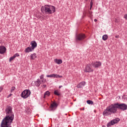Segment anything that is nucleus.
Here are the masks:
<instances>
[{"mask_svg": "<svg viewBox=\"0 0 127 127\" xmlns=\"http://www.w3.org/2000/svg\"><path fill=\"white\" fill-rule=\"evenodd\" d=\"M90 6H91V7H92V6H93V1H92V0H91V2H90Z\"/></svg>", "mask_w": 127, "mask_h": 127, "instance_id": "29", "label": "nucleus"}, {"mask_svg": "<svg viewBox=\"0 0 127 127\" xmlns=\"http://www.w3.org/2000/svg\"><path fill=\"white\" fill-rule=\"evenodd\" d=\"M33 49H32V48L30 47H27L26 49L25 50V52H26L27 53H29V52H31Z\"/></svg>", "mask_w": 127, "mask_h": 127, "instance_id": "16", "label": "nucleus"}, {"mask_svg": "<svg viewBox=\"0 0 127 127\" xmlns=\"http://www.w3.org/2000/svg\"><path fill=\"white\" fill-rule=\"evenodd\" d=\"M31 92L28 90H24L21 94V97L23 99H26L30 96Z\"/></svg>", "mask_w": 127, "mask_h": 127, "instance_id": "4", "label": "nucleus"}, {"mask_svg": "<svg viewBox=\"0 0 127 127\" xmlns=\"http://www.w3.org/2000/svg\"><path fill=\"white\" fill-rule=\"evenodd\" d=\"M44 76V75H42L40 76V78L41 79H43V77Z\"/></svg>", "mask_w": 127, "mask_h": 127, "instance_id": "30", "label": "nucleus"}, {"mask_svg": "<svg viewBox=\"0 0 127 127\" xmlns=\"http://www.w3.org/2000/svg\"><path fill=\"white\" fill-rule=\"evenodd\" d=\"M92 64H87L84 69V72H86L87 73L93 72L94 69L92 68Z\"/></svg>", "mask_w": 127, "mask_h": 127, "instance_id": "6", "label": "nucleus"}, {"mask_svg": "<svg viewBox=\"0 0 127 127\" xmlns=\"http://www.w3.org/2000/svg\"><path fill=\"white\" fill-rule=\"evenodd\" d=\"M123 99H126V98H127V96L126 95H124V96H123Z\"/></svg>", "mask_w": 127, "mask_h": 127, "instance_id": "32", "label": "nucleus"}, {"mask_svg": "<svg viewBox=\"0 0 127 127\" xmlns=\"http://www.w3.org/2000/svg\"><path fill=\"white\" fill-rule=\"evenodd\" d=\"M15 89V87H12L11 89V92H13V91Z\"/></svg>", "mask_w": 127, "mask_h": 127, "instance_id": "28", "label": "nucleus"}, {"mask_svg": "<svg viewBox=\"0 0 127 127\" xmlns=\"http://www.w3.org/2000/svg\"><path fill=\"white\" fill-rule=\"evenodd\" d=\"M92 11H90V10H89L88 11V15L91 17V16H92L93 15H92Z\"/></svg>", "mask_w": 127, "mask_h": 127, "instance_id": "26", "label": "nucleus"}, {"mask_svg": "<svg viewBox=\"0 0 127 127\" xmlns=\"http://www.w3.org/2000/svg\"><path fill=\"white\" fill-rule=\"evenodd\" d=\"M54 94L56 95L57 96H60V92H59L58 90H57L54 91Z\"/></svg>", "mask_w": 127, "mask_h": 127, "instance_id": "21", "label": "nucleus"}, {"mask_svg": "<svg viewBox=\"0 0 127 127\" xmlns=\"http://www.w3.org/2000/svg\"><path fill=\"white\" fill-rule=\"evenodd\" d=\"M43 88H45V87H46V85H43Z\"/></svg>", "mask_w": 127, "mask_h": 127, "instance_id": "36", "label": "nucleus"}, {"mask_svg": "<svg viewBox=\"0 0 127 127\" xmlns=\"http://www.w3.org/2000/svg\"><path fill=\"white\" fill-rule=\"evenodd\" d=\"M6 49L4 46L0 47V54H3L5 53Z\"/></svg>", "mask_w": 127, "mask_h": 127, "instance_id": "12", "label": "nucleus"}, {"mask_svg": "<svg viewBox=\"0 0 127 127\" xmlns=\"http://www.w3.org/2000/svg\"><path fill=\"white\" fill-rule=\"evenodd\" d=\"M31 48L33 50H34L35 48H36L37 47V43H36V42H35V41H32L31 42Z\"/></svg>", "mask_w": 127, "mask_h": 127, "instance_id": "11", "label": "nucleus"}, {"mask_svg": "<svg viewBox=\"0 0 127 127\" xmlns=\"http://www.w3.org/2000/svg\"><path fill=\"white\" fill-rule=\"evenodd\" d=\"M103 40H107L108 39V35H104L102 37Z\"/></svg>", "mask_w": 127, "mask_h": 127, "instance_id": "22", "label": "nucleus"}, {"mask_svg": "<svg viewBox=\"0 0 127 127\" xmlns=\"http://www.w3.org/2000/svg\"><path fill=\"white\" fill-rule=\"evenodd\" d=\"M91 8H92V7H91V6H90V10H91Z\"/></svg>", "mask_w": 127, "mask_h": 127, "instance_id": "38", "label": "nucleus"}, {"mask_svg": "<svg viewBox=\"0 0 127 127\" xmlns=\"http://www.w3.org/2000/svg\"><path fill=\"white\" fill-rule=\"evenodd\" d=\"M117 106L119 110H122V111H126L127 110V105L125 104L117 103Z\"/></svg>", "mask_w": 127, "mask_h": 127, "instance_id": "7", "label": "nucleus"}, {"mask_svg": "<svg viewBox=\"0 0 127 127\" xmlns=\"http://www.w3.org/2000/svg\"><path fill=\"white\" fill-rule=\"evenodd\" d=\"M86 38V36L84 34H79L76 35V40H83Z\"/></svg>", "mask_w": 127, "mask_h": 127, "instance_id": "8", "label": "nucleus"}, {"mask_svg": "<svg viewBox=\"0 0 127 127\" xmlns=\"http://www.w3.org/2000/svg\"><path fill=\"white\" fill-rule=\"evenodd\" d=\"M18 56H19V54H15V55H14L13 56L10 58L9 62H11V61H12V60H13V59H14L15 57H18Z\"/></svg>", "mask_w": 127, "mask_h": 127, "instance_id": "14", "label": "nucleus"}, {"mask_svg": "<svg viewBox=\"0 0 127 127\" xmlns=\"http://www.w3.org/2000/svg\"><path fill=\"white\" fill-rule=\"evenodd\" d=\"M120 122V119L119 118H116L112 121H111L110 122L108 123L107 127H110L111 126H114L115 124H118Z\"/></svg>", "mask_w": 127, "mask_h": 127, "instance_id": "5", "label": "nucleus"}, {"mask_svg": "<svg viewBox=\"0 0 127 127\" xmlns=\"http://www.w3.org/2000/svg\"><path fill=\"white\" fill-rule=\"evenodd\" d=\"M35 84L37 87H39L41 84V81H40V79H38L37 81H35Z\"/></svg>", "mask_w": 127, "mask_h": 127, "instance_id": "15", "label": "nucleus"}, {"mask_svg": "<svg viewBox=\"0 0 127 127\" xmlns=\"http://www.w3.org/2000/svg\"><path fill=\"white\" fill-rule=\"evenodd\" d=\"M1 91H2V87L0 86V92H1Z\"/></svg>", "mask_w": 127, "mask_h": 127, "instance_id": "33", "label": "nucleus"}, {"mask_svg": "<svg viewBox=\"0 0 127 127\" xmlns=\"http://www.w3.org/2000/svg\"><path fill=\"white\" fill-rule=\"evenodd\" d=\"M6 117L3 119L1 127H11L10 125L14 119V114L12 112V109L11 107L8 106L5 110Z\"/></svg>", "mask_w": 127, "mask_h": 127, "instance_id": "1", "label": "nucleus"}, {"mask_svg": "<svg viewBox=\"0 0 127 127\" xmlns=\"http://www.w3.org/2000/svg\"><path fill=\"white\" fill-rule=\"evenodd\" d=\"M62 87H63V86H62V85L60 86H59V89H61V88H62Z\"/></svg>", "mask_w": 127, "mask_h": 127, "instance_id": "35", "label": "nucleus"}, {"mask_svg": "<svg viewBox=\"0 0 127 127\" xmlns=\"http://www.w3.org/2000/svg\"><path fill=\"white\" fill-rule=\"evenodd\" d=\"M47 77L48 78H54V74H50V75H47Z\"/></svg>", "mask_w": 127, "mask_h": 127, "instance_id": "25", "label": "nucleus"}, {"mask_svg": "<svg viewBox=\"0 0 127 127\" xmlns=\"http://www.w3.org/2000/svg\"><path fill=\"white\" fill-rule=\"evenodd\" d=\"M87 103L88 104V105H93V102L91 100H87Z\"/></svg>", "mask_w": 127, "mask_h": 127, "instance_id": "24", "label": "nucleus"}, {"mask_svg": "<svg viewBox=\"0 0 127 127\" xmlns=\"http://www.w3.org/2000/svg\"><path fill=\"white\" fill-rule=\"evenodd\" d=\"M94 21H95V22H96V21H97V19H94Z\"/></svg>", "mask_w": 127, "mask_h": 127, "instance_id": "37", "label": "nucleus"}, {"mask_svg": "<svg viewBox=\"0 0 127 127\" xmlns=\"http://www.w3.org/2000/svg\"><path fill=\"white\" fill-rule=\"evenodd\" d=\"M92 66L95 68H98L102 65V63L100 62H96L95 63H92Z\"/></svg>", "mask_w": 127, "mask_h": 127, "instance_id": "10", "label": "nucleus"}, {"mask_svg": "<svg viewBox=\"0 0 127 127\" xmlns=\"http://www.w3.org/2000/svg\"><path fill=\"white\" fill-rule=\"evenodd\" d=\"M111 114H112L111 110H109V107H107L106 110L104 111L103 115V116H110Z\"/></svg>", "mask_w": 127, "mask_h": 127, "instance_id": "9", "label": "nucleus"}, {"mask_svg": "<svg viewBox=\"0 0 127 127\" xmlns=\"http://www.w3.org/2000/svg\"><path fill=\"white\" fill-rule=\"evenodd\" d=\"M55 62L57 63V64H62V60H58V59H55Z\"/></svg>", "mask_w": 127, "mask_h": 127, "instance_id": "19", "label": "nucleus"}, {"mask_svg": "<svg viewBox=\"0 0 127 127\" xmlns=\"http://www.w3.org/2000/svg\"><path fill=\"white\" fill-rule=\"evenodd\" d=\"M62 75L54 74V78H62Z\"/></svg>", "mask_w": 127, "mask_h": 127, "instance_id": "23", "label": "nucleus"}, {"mask_svg": "<svg viewBox=\"0 0 127 127\" xmlns=\"http://www.w3.org/2000/svg\"><path fill=\"white\" fill-rule=\"evenodd\" d=\"M37 58V56H36V54H33L31 55V60H34V59Z\"/></svg>", "mask_w": 127, "mask_h": 127, "instance_id": "17", "label": "nucleus"}, {"mask_svg": "<svg viewBox=\"0 0 127 127\" xmlns=\"http://www.w3.org/2000/svg\"><path fill=\"white\" fill-rule=\"evenodd\" d=\"M45 82H46V79H42L41 83H42V84H44L45 83Z\"/></svg>", "mask_w": 127, "mask_h": 127, "instance_id": "27", "label": "nucleus"}, {"mask_svg": "<svg viewBox=\"0 0 127 127\" xmlns=\"http://www.w3.org/2000/svg\"><path fill=\"white\" fill-rule=\"evenodd\" d=\"M85 85H86V82H81L77 85V88H82V87H84Z\"/></svg>", "mask_w": 127, "mask_h": 127, "instance_id": "13", "label": "nucleus"}, {"mask_svg": "<svg viewBox=\"0 0 127 127\" xmlns=\"http://www.w3.org/2000/svg\"><path fill=\"white\" fill-rule=\"evenodd\" d=\"M108 108H109L108 110H109V111H110V112L112 114H116L118 109V103L112 104L109 107H108Z\"/></svg>", "mask_w": 127, "mask_h": 127, "instance_id": "3", "label": "nucleus"}, {"mask_svg": "<svg viewBox=\"0 0 127 127\" xmlns=\"http://www.w3.org/2000/svg\"><path fill=\"white\" fill-rule=\"evenodd\" d=\"M11 96H12V94H10L7 96V98H9V97H11Z\"/></svg>", "mask_w": 127, "mask_h": 127, "instance_id": "31", "label": "nucleus"}, {"mask_svg": "<svg viewBox=\"0 0 127 127\" xmlns=\"http://www.w3.org/2000/svg\"><path fill=\"white\" fill-rule=\"evenodd\" d=\"M57 107V104L55 102H53L51 105V108L52 109H53L54 108H56Z\"/></svg>", "mask_w": 127, "mask_h": 127, "instance_id": "20", "label": "nucleus"}, {"mask_svg": "<svg viewBox=\"0 0 127 127\" xmlns=\"http://www.w3.org/2000/svg\"><path fill=\"white\" fill-rule=\"evenodd\" d=\"M42 10H44L46 13L51 14L55 12V7L52 5H46L44 7H42Z\"/></svg>", "mask_w": 127, "mask_h": 127, "instance_id": "2", "label": "nucleus"}, {"mask_svg": "<svg viewBox=\"0 0 127 127\" xmlns=\"http://www.w3.org/2000/svg\"><path fill=\"white\" fill-rule=\"evenodd\" d=\"M116 38H119V37H120V36L119 35H117L115 36Z\"/></svg>", "mask_w": 127, "mask_h": 127, "instance_id": "34", "label": "nucleus"}, {"mask_svg": "<svg viewBox=\"0 0 127 127\" xmlns=\"http://www.w3.org/2000/svg\"><path fill=\"white\" fill-rule=\"evenodd\" d=\"M49 96H50V92L49 91L46 92L44 95V99H45L46 97H49Z\"/></svg>", "mask_w": 127, "mask_h": 127, "instance_id": "18", "label": "nucleus"}, {"mask_svg": "<svg viewBox=\"0 0 127 127\" xmlns=\"http://www.w3.org/2000/svg\"><path fill=\"white\" fill-rule=\"evenodd\" d=\"M86 0V1H88V0Z\"/></svg>", "mask_w": 127, "mask_h": 127, "instance_id": "39", "label": "nucleus"}]
</instances>
